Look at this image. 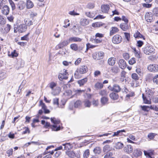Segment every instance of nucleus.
Returning <instances> with one entry per match:
<instances>
[{
    "label": "nucleus",
    "instance_id": "obj_1",
    "mask_svg": "<svg viewBox=\"0 0 158 158\" xmlns=\"http://www.w3.org/2000/svg\"><path fill=\"white\" fill-rule=\"evenodd\" d=\"M51 120L54 125H51L49 122H46L44 125V127L47 128L48 127H50L52 129V130L54 131H57L60 130V127L59 125H58L60 123V120L56 119L55 118H51Z\"/></svg>",
    "mask_w": 158,
    "mask_h": 158
},
{
    "label": "nucleus",
    "instance_id": "obj_2",
    "mask_svg": "<svg viewBox=\"0 0 158 158\" xmlns=\"http://www.w3.org/2000/svg\"><path fill=\"white\" fill-rule=\"evenodd\" d=\"M144 53L146 55H151L155 53V49L152 46L148 45L143 48Z\"/></svg>",
    "mask_w": 158,
    "mask_h": 158
},
{
    "label": "nucleus",
    "instance_id": "obj_3",
    "mask_svg": "<svg viewBox=\"0 0 158 158\" xmlns=\"http://www.w3.org/2000/svg\"><path fill=\"white\" fill-rule=\"evenodd\" d=\"M27 29L26 26L24 24H20L14 27V32L17 33L18 31L22 33L26 31Z\"/></svg>",
    "mask_w": 158,
    "mask_h": 158
},
{
    "label": "nucleus",
    "instance_id": "obj_4",
    "mask_svg": "<svg viewBox=\"0 0 158 158\" xmlns=\"http://www.w3.org/2000/svg\"><path fill=\"white\" fill-rule=\"evenodd\" d=\"M104 52H96L93 54V57L94 59L98 60L102 59L104 56Z\"/></svg>",
    "mask_w": 158,
    "mask_h": 158
},
{
    "label": "nucleus",
    "instance_id": "obj_5",
    "mask_svg": "<svg viewBox=\"0 0 158 158\" xmlns=\"http://www.w3.org/2000/svg\"><path fill=\"white\" fill-rule=\"evenodd\" d=\"M122 41V38L121 36L118 35H114L112 39L113 43L115 44H118Z\"/></svg>",
    "mask_w": 158,
    "mask_h": 158
},
{
    "label": "nucleus",
    "instance_id": "obj_6",
    "mask_svg": "<svg viewBox=\"0 0 158 158\" xmlns=\"http://www.w3.org/2000/svg\"><path fill=\"white\" fill-rule=\"evenodd\" d=\"M108 87L111 91L116 93L120 92L121 89L120 87L118 85L116 84H114L112 87L110 86Z\"/></svg>",
    "mask_w": 158,
    "mask_h": 158
},
{
    "label": "nucleus",
    "instance_id": "obj_7",
    "mask_svg": "<svg viewBox=\"0 0 158 158\" xmlns=\"http://www.w3.org/2000/svg\"><path fill=\"white\" fill-rule=\"evenodd\" d=\"M148 69L152 72H157L158 71V65L156 64H151L148 67Z\"/></svg>",
    "mask_w": 158,
    "mask_h": 158
},
{
    "label": "nucleus",
    "instance_id": "obj_8",
    "mask_svg": "<svg viewBox=\"0 0 158 158\" xmlns=\"http://www.w3.org/2000/svg\"><path fill=\"white\" fill-rule=\"evenodd\" d=\"M146 21L149 22H151L153 20V14L150 12H147L145 16Z\"/></svg>",
    "mask_w": 158,
    "mask_h": 158
},
{
    "label": "nucleus",
    "instance_id": "obj_9",
    "mask_svg": "<svg viewBox=\"0 0 158 158\" xmlns=\"http://www.w3.org/2000/svg\"><path fill=\"white\" fill-rule=\"evenodd\" d=\"M110 8L108 5H102L101 7V10L104 13H107Z\"/></svg>",
    "mask_w": 158,
    "mask_h": 158
},
{
    "label": "nucleus",
    "instance_id": "obj_10",
    "mask_svg": "<svg viewBox=\"0 0 158 158\" xmlns=\"http://www.w3.org/2000/svg\"><path fill=\"white\" fill-rule=\"evenodd\" d=\"M133 149L132 147L130 145H126L124 148V150L125 152L127 154H130L133 151Z\"/></svg>",
    "mask_w": 158,
    "mask_h": 158
},
{
    "label": "nucleus",
    "instance_id": "obj_11",
    "mask_svg": "<svg viewBox=\"0 0 158 158\" xmlns=\"http://www.w3.org/2000/svg\"><path fill=\"white\" fill-rule=\"evenodd\" d=\"M77 69L80 73L83 74L86 73L88 71V68L86 66H82Z\"/></svg>",
    "mask_w": 158,
    "mask_h": 158
},
{
    "label": "nucleus",
    "instance_id": "obj_12",
    "mask_svg": "<svg viewBox=\"0 0 158 158\" xmlns=\"http://www.w3.org/2000/svg\"><path fill=\"white\" fill-rule=\"evenodd\" d=\"M80 23V25L82 26H85L87 25L89 23V20L84 18L81 19Z\"/></svg>",
    "mask_w": 158,
    "mask_h": 158
},
{
    "label": "nucleus",
    "instance_id": "obj_13",
    "mask_svg": "<svg viewBox=\"0 0 158 158\" xmlns=\"http://www.w3.org/2000/svg\"><path fill=\"white\" fill-rule=\"evenodd\" d=\"M69 43L70 42L69 39H68L67 40H64L60 43L59 44H58L57 46L59 48H61L64 46H67Z\"/></svg>",
    "mask_w": 158,
    "mask_h": 158
},
{
    "label": "nucleus",
    "instance_id": "obj_14",
    "mask_svg": "<svg viewBox=\"0 0 158 158\" xmlns=\"http://www.w3.org/2000/svg\"><path fill=\"white\" fill-rule=\"evenodd\" d=\"M118 65L119 67L122 69H124L126 67V63L123 59H120L118 62Z\"/></svg>",
    "mask_w": 158,
    "mask_h": 158
},
{
    "label": "nucleus",
    "instance_id": "obj_15",
    "mask_svg": "<svg viewBox=\"0 0 158 158\" xmlns=\"http://www.w3.org/2000/svg\"><path fill=\"white\" fill-rule=\"evenodd\" d=\"M9 10L10 9L8 6L5 5L3 6L2 11L3 15H7L9 14Z\"/></svg>",
    "mask_w": 158,
    "mask_h": 158
},
{
    "label": "nucleus",
    "instance_id": "obj_16",
    "mask_svg": "<svg viewBox=\"0 0 158 158\" xmlns=\"http://www.w3.org/2000/svg\"><path fill=\"white\" fill-rule=\"evenodd\" d=\"M110 72L114 74H117L120 72V69L117 66H113L111 67Z\"/></svg>",
    "mask_w": 158,
    "mask_h": 158
},
{
    "label": "nucleus",
    "instance_id": "obj_17",
    "mask_svg": "<svg viewBox=\"0 0 158 158\" xmlns=\"http://www.w3.org/2000/svg\"><path fill=\"white\" fill-rule=\"evenodd\" d=\"M51 94L54 96H56L58 95L60 91V89L59 87H56L54 89L52 90Z\"/></svg>",
    "mask_w": 158,
    "mask_h": 158
},
{
    "label": "nucleus",
    "instance_id": "obj_18",
    "mask_svg": "<svg viewBox=\"0 0 158 158\" xmlns=\"http://www.w3.org/2000/svg\"><path fill=\"white\" fill-rule=\"evenodd\" d=\"M116 58L114 57H111L108 60V63L110 66L114 65L115 63Z\"/></svg>",
    "mask_w": 158,
    "mask_h": 158
},
{
    "label": "nucleus",
    "instance_id": "obj_19",
    "mask_svg": "<svg viewBox=\"0 0 158 158\" xmlns=\"http://www.w3.org/2000/svg\"><path fill=\"white\" fill-rule=\"evenodd\" d=\"M126 72L124 71H122L120 74V80L122 82H123L125 81H126Z\"/></svg>",
    "mask_w": 158,
    "mask_h": 158
},
{
    "label": "nucleus",
    "instance_id": "obj_20",
    "mask_svg": "<svg viewBox=\"0 0 158 158\" xmlns=\"http://www.w3.org/2000/svg\"><path fill=\"white\" fill-rule=\"evenodd\" d=\"M69 41L70 42H80L81 41L82 39L76 37H71L69 38Z\"/></svg>",
    "mask_w": 158,
    "mask_h": 158
},
{
    "label": "nucleus",
    "instance_id": "obj_21",
    "mask_svg": "<svg viewBox=\"0 0 158 158\" xmlns=\"http://www.w3.org/2000/svg\"><path fill=\"white\" fill-rule=\"evenodd\" d=\"M108 99L106 97H103L101 98V102L102 105L107 104L108 103Z\"/></svg>",
    "mask_w": 158,
    "mask_h": 158
},
{
    "label": "nucleus",
    "instance_id": "obj_22",
    "mask_svg": "<svg viewBox=\"0 0 158 158\" xmlns=\"http://www.w3.org/2000/svg\"><path fill=\"white\" fill-rule=\"evenodd\" d=\"M32 19H30L26 18L24 19L25 25L27 26H30L33 24V21Z\"/></svg>",
    "mask_w": 158,
    "mask_h": 158
},
{
    "label": "nucleus",
    "instance_id": "obj_23",
    "mask_svg": "<svg viewBox=\"0 0 158 158\" xmlns=\"http://www.w3.org/2000/svg\"><path fill=\"white\" fill-rule=\"evenodd\" d=\"M88 79L87 78H83L81 80H78L77 83L80 86H83L87 81Z\"/></svg>",
    "mask_w": 158,
    "mask_h": 158
},
{
    "label": "nucleus",
    "instance_id": "obj_24",
    "mask_svg": "<svg viewBox=\"0 0 158 158\" xmlns=\"http://www.w3.org/2000/svg\"><path fill=\"white\" fill-rule=\"evenodd\" d=\"M142 154V152L139 149H135L134 150L133 155L135 157L140 156Z\"/></svg>",
    "mask_w": 158,
    "mask_h": 158
},
{
    "label": "nucleus",
    "instance_id": "obj_25",
    "mask_svg": "<svg viewBox=\"0 0 158 158\" xmlns=\"http://www.w3.org/2000/svg\"><path fill=\"white\" fill-rule=\"evenodd\" d=\"M153 90L148 88L146 89L145 92L146 95L148 96V97H149V96L152 95L154 92Z\"/></svg>",
    "mask_w": 158,
    "mask_h": 158
},
{
    "label": "nucleus",
    "instance_id": "obj_26",
    "mask_svg": "<svg viewBox=\"0 0 158 158\" xmlns=\"http://www.w3.org/2000/svg\"><path fill=\"white\" fill-rule=\"evenodd\" d=\"M110 97L112 99L115 100L118 99V96L117 94L114 93H112L110 94Z\"/></svg>",
    "mask_w": 158,
    "mask_h": 158
},
{
    "label": "nucleus",
    "instance_id": "obj_27",
    "mask_svg": "<svg viewBox=\"0 0 158 158\" xmlns=\"http://www.w3.org/2000/svg\"><path fill=\"white\" fill-rule=\"evenodd\" d=\"M65 153L67 155L71 158H73L75 156V153L72 151H67Z\"/></svg>",
    "mask_w": 158,
    "mask_h": 158
},
{
    "label": "nucleus",
    "instance_id": "obj_28",
    "mask_svg": "<svg viewBox=\"0 0 158 158\" xmlns=\"http://www.w3.org/2000/svg\"><path fill=\"white\" fill-rule=\"evenodd\" d=\"M118 29L115 27H112L111 28V30L110 31V36L113 35L115 33L118 32Z\"/></svg>",
    "mask_w": 158,
    "mask_h": 158
},
{
    "label": "nucleus",
    "instance_id": "obj_29",
    "mask_svg": "<svg viewBox=\"0 0 158 158\" xmlns=\"http://www.w3.org/2000/svg\"><path fill=\"white\" fill-rule=\"evenodd\" d=\"M134 36L135 38L139 39L143 38L144 40L145 39L143 37V35L138 31L136 32L134 34Z\"/></svg>",
    "mask_w": 158,
    "mask_h": 158
},
{
    "label": "nucleus",
    "instance_id": "obj_30",
    "mask_svg": "<svg viewBox=\"0 0 158 158\" xmlns=\"http://www.w3.org/2000/svg\"><path fill=\"white\" fill-rule=\"evenodd\" d=\"M62 145L64 146V150H69L72 148L71 144L70 143L63 144Z\"/></svg>",
    "mask_w": 158,
    "mask_h": 158
},
{
    "label": "nucleus",
    "instance_id": "obj_31",
    "mask_svg": "<svg viewBox=\"0 0 158 158\" xmlns=\"http://www.w3.org/2000/svg\"><path fill=\"white\" fill-rule=\"evenodd\" d=\"M26 6L27 8L30 9L33 7L34 4L30 0H28L27 1Z\"/></svg>",
    "mask_w": 158,
    "mask_h": 158
},
{
    "label": "nucleus",
    "instance_id": "obj_32",
    "mask_svg": "<svg viewBox=\"0 0 158 158\" xmlns=\"http://www.w3.org/2000/svg\"><path fill=\"white\" fill-rule=\"evenodd\" d=\"M84 105L85 107H89L91 105V102L88 99H85L83 102Z\"/></svg>",
    "mask_w": 158,
    "mask_h": 158
},
{
    "label": "nucleus",
    "instance_id": "obj_33",
    "mask_svg": "<svg viewBox=\"0 0 158 158\" xmlns=\"http://www.w3.org/2000/svg\"><path fill=\"white\" fill-rule=\"evenodd\" d=\"M103 85L101 83L97 82L94 85V87L97 89H101L103 87Z\"/></svg>",
    "mask_w": 158,
    "mask_h": 158
},
{
    "label": "nucleus",
    "instance_id": "obj_34",
    "mask_svg": "<svg viewBox=\"0 0 158 158\" xmlns=\"http://www.w3.org/2000/svg\"><path fill=\"white\" fill-rule=\"evenodd\" d=\"M93 152L95 154H99L101 152V149L99 147H96L94 149Z\"/></svg>",
    "mask_w": 158,
    "mask_h": 158
},
{
    "label": "nucleus",
    "instance_id": "obj_35",
    "mask_svg": "<svg viewBox=\"0 0 158 158\" xmlns=\"http://www.w3.org/2000/svg\"><path fill=\"white\" fill-rule=\"evenodd\" d=\"M99 94L103 97H106L108 94V92L106 90H101L99 93Z\"/></svg>",
    "mask_w": 158,
    "mask_h": 158
},
{
    "label": "nucleus",
    "instance_id": "obj_36",
    "mask_svg": "<svg viewBox=\"0 0 158 158\" xmlns=\"http://www.w3.org/2000/svg\"><path fill=\"white\" fill-rule=\"evenodd\" d=\"M90 155L89 149L86 150L84 152L83 155V158H88Z\"/></svg>",
    "mask_w": 158,
    "mask_h": 158
},
{
    "label": "nucleus",
    "instance_id": "obj_37",
    "mask_svg": "<svg viewBox=\"0 0 158 158\" xmlns=\"http://www.w3.org/2000/svg\"><path fill=\"white\" fill-rule=\"evenodd\" d=\"M70 47L71 49L75 51H77L78 49V46L75 44H71Z\"/></svg>",
    "mask_w": 158,
    "mask_h": 158
},
{
    "label": "nucleus",
    "instance_id": "obj_38",
    "mask_svg": "<svg viewBox=\"0 0 158 158\" xmlns=\"http://www.w3.org/2000/svg\"><path fill=\"white\" fill-rule=\"evenodd\" d=\"M123 146V144L120 142L117 143L115 145V148L117 149H120Z\"/></svg>",
    "mask_w": 158,
    "mask_h": 158
},
{
    "label": "nucleus",
    "instance_id": "obj_39",
    "mask_svg": "<svg viewBox=\"0 0 158 158\" xmlns=\"http://www.w3.org/2000/svg\"><path fill=\"white\" fill-rule=\"evenodd\" d=\"M142 98L143 99L144 103L147 104H150L151 103V101L148 100L146 98V97L144 96V94H142Z\"/></svg>",
    "mask_w": 158,
    "mask_h": 158
},
{
    "label": "nucleus",
    "instance_id": "obj_40",
    "mask_svg": "<svg viewBox=\"0 0 158 158\" xmlns=\"http://www.w3.org/2000/svg\"><path fill=\"white\" fill-rule=\"evenodd\" d=\"M111 148L109 145H106L103 148V151L104 152H108L110 151Z\"/></svg>",
    "mask_w": 158,
    "mask_h": 158
},
{
    "label": "nucleus",
    "instance_id": "obj_41",
    "mask_svg": "<svg viewBox=\"0 0 158 158\" xmlns=\"http://www.w3.org/2000/svg\"><path fill=\"white\" fill-rule=\"evenodd\" d=\"M81 105V101L78 100L75 103L74 106L75 108H78Z\"/></svg>",
    "mask_w": 158,
    "mask_h": 158
},
{
    "label": "nucleus",
    "instance_id": "obj_42",
    "mask_svg": "<svg viewBox=\"0 0 158 158\" xmlns=\"http://www.w3.org/2000/svg\"><path fill=\"white\" fill-rule=\"evenodd\" d=\"M8 55L12 57H14L17 56H18V54L16 52V50H14L13 52H11L10 54H9Z\"/></svg>",
    "mask_w": 158,
    "mask_h": 158
},
{
    "label": "nucleus",
    "instance_id": "obj_43",
    "mask_svg": "<svg viewBox=\"0 0 158 158\" xmlns=\"http://www.w3.org/2000/svg\"><path fill=\"white\" fill-rule=\"evenodd\" d=\"M58 78L60 81H62L63 79H67L68 77L64 76V74H60L58 76Z\"/></svg>",
    "mask_w": 158,
    "mask_h": 158
},
{
    "label": "nucleus",
    "instance_id": "obj_44",
    "mask_svg": "<svg viewBox=\"0 0 158 158\" xmlns=\"http://www.w3.org/2000/svg\"><path fill=\"white\" fill-rule=\"evenodd\" d=\"M156 135L154 133H150L148 135V137L150 140L153 139Z\"/></svg>",
    "mask_w": 158,
    "mask_h": 158
},
{
    "label": "nucleus",
    "instance_id": "obj_45",
    "mask_svg": "<svg viewBox=\"0 0 158 158\" xmlns=\"http://www.w3.org/2000/svg\"><path fill=\"white\" fill-rule=\"evenodd\" d=\"M126 24H121L120 25V26L121 29L123 31H126L127 29V27L126 26Z\"/></svg>",
    "mask_w": 158,
    "mask_h": 158
},
{
    "label": "nucleus",
    "instance_id": "obj_46",
    "mask_svg": "<svg viewBox=\"0 0 158 158\" xmlns=\"http://www.w3.org/2000/svg\"><path fill=\"white\" fill-rule=\"evenodd\" d=\"M113 153L111 152H106V154L104 156V158H109L112 156Z\"/></svg>",
    "mask_w": 158,
    "mask_h": 158
},
{
    "label": "nucleus",
    "instance_id": "obj_47",
    "mask_svg": "<svg viewBox=\"0 0 158 158\" xmlns=\"http://www.w3.org/2000/svg\"><path fill=\"white\" fill-rule=\"evenodd\" d=\"M102 40L101 39V38H95L94 40V43L96 44H99L100 43L102 42Z\"/></svg>",
    "mask_w": 158,
    "mask_h": 158
},
{
    "label": "nucleus",
    "instance_id": "obj_48",
    "mask_svg": "<svg viewBox=\"0 0 158 158\" xmlns=\"http://www.w3.org/2000/svg\"><path fill=\"white\" fill-rule=\"evenodd\" d=\"M152 12L154 15L158 17V7L154 8Z\"/></svg>",
    "mask_w": 158,
    "mask_h": 158
},
{
    "label": "nucleus",
    "instance_id": "obj_49",
    "mask_svg": "<svg viewBox=\"0 0 158 158\" xmlns=\"http://www.w3.org/2000/svg\"><path fill=\"white\" fill-rule=\"evenodd\" d=\"M80 28L81 27H78V31H76V30L77 29L76 26L74 25L73 26L72 29L73 31L76 32V33H80L81 32V31L80 30Z\"/></svg>",
    "mask_w": 158,
    "mask_h": 158
},
{
    "label": "nucleus",
    "instance_id": "obj_50",
    "mask_svg": "<svg viewBox=\"0 0 158 158\" xmlns=\"http://www.w3.org/2000/svg\"><path fill=\"white\" fill-rule=\"evenodd\" d=\"M6 77V74L4 72H0V81Z\"/></svg>",
    "mask_w": 158,
    "mask_h": 158
},
{
    "label": "nucleus",
    "instance_id": "obj_51",
    "mask_svg": "<svg viewBox=\"0 0 158 158\" xmlns=\"http://www.w3.org/2000/svg\"><path fill=\"white\" fill-rule=\"evenodd\" d=\"M10 25L9 24H7L5 28V32L6 33L8 32L10 29Z\"/></svg>",
    "mask_w": 158,
    "mask_h": 158
},
{
    "label": "nucleus",
    "instance_id": "obj_52",
    "mask_svg": "<svg viewBox=\"0 0 158 158\" xmlns=\"http://www.w3.org/2000/svg\"><path fill=\"white\" fill-rule=\"evenodd\" d=\"M53 104L54 105L58 106L59 105V98H56L53 99Z\"/></svg>",
    "mask_w": 158,
    "mask_h": 158
},
{
    "label": "nucleus",
    "instance_id": "obj_53",
    "mask_svg": "<svg viewBox=\"0 0 158 158\" xmlns=\"http://www.w3.org/2000/svg\"><path fill=\"white\" fill-rule=\"evenodd\" d=\"M5 23V21L3 16L0 15V24L3 25Z\"/></svg>",
    "mask_w": 158,
    "mask_h": 158
},
{
    "label": "nucleus",
    "instance_id": "obj_54",
    "mask_svg": "<svg viewBox=\"0 0 158 158\" xmlns=\"http://www.w3.org/2000/svg\"><path fill=\"white\" fill-rule=\"evenodd\" d=\"M136 62V60L134 58H131L129 61V63L130 64L132 65Z\"/></svg>",
    "mask_w": 158,
    "mask_h": 158
},
{
    "label": "nucleus",
    "instance_id": "obj_55",
    "mask_svg": "<svg viewBox=\"0 0 158 158\" xmlns=\"http://www.w3.org/2000/svg\"><path fill=\"white\" fill-rule=\"evenodd\" d=\"M37 13L36 12H31L30 14V18H31L32 20H33V18L34 17L37 15Z\"/></svg>",
    "mask_w": 158,
    "mask_h": 158
},
{
    "label": "nucleus",
    "instance_id": "obj_56",
    "mask_svg": "<svg viewBox=\"0 0 158 158\" xmlns=\"http://www.w3.org/2000/svg\"><path fill=\"white\" fill-rule=\"evenodd\" d=\"M134 51L135 57L138 59L140 58V56L139 53L137 51L135 48L134 49Z\"/></svg>",
    "mask_w": 158,
    "mask_h": 158
},
{
    "label": "nucleus",
    "instance_id": "obj_57",
    "mask_svg": "<svg viewBox=\"0 0 158 158\" xmlns=\"http://www.w3.org/2000/svg\"><path fill=\"white\" fill-rule=\"evenodd\" d=\"M141 107L143 110L146 111H149V110L148 109L149 108V107L148 106H141Z\"/></svg>",
    "mask_w": 158,
    "mask_h": 158
},
{
    "label": "nucleus",
    "instance_id": "obj_58",
    "mask_svg": "<svg viewBox=\"0 0 158 158\" xmlns=\"http://www.w3.org/2000/svg\"><path fill=\"white\" fill-rule=\"evenodd\" d=\"M94 5L93 3H89L87 6V8L91 9L94 8Z\"/></svg>",
    "mask_w": 158,
    "mask_h": 158
},
{
    "label": "nucleus",
    "instance_id": "obj_59",
    "mask_svg": "<svg viewBox=\"0 0 158 158\" xmlns=\"http://www.w3.org/2000/svg\"><path fill=\"white\" fill-rule=\"evenodd\" d=\"M13 150L12 148L6 151V153L8 155V156H10L13 154Z\"/></svg>",
    "mask_w": 158,
    "mask_h": 158
},
{
    "label": "nucleus",
    "instance_id": "obj_60",
    "mask_svg": "<svg viewBox=\"0 0 158 158\" xmlns=\"http://www.w3.org/2000/svg\"><path fill=\"white\" fill-rule=\"evenodd\" d=\"M101 74V73L100 71L99 70L95 71L94 73V75L95 77L100 75Z\"/></svg>",
    "mask_w": 158,
    "mask_h": 158
},
{
    "label": "nucleus",
    "instance_id": "obj_61",
    "mask_svg": "<svg viewBox=\"0 0 158 158\" xmlns=\"http://www.w3.org/2000/svg\"><path fill=\"white\" fill-rule=\"evenodd\" d=\"M95 37L96 38L98 37L99 38H101L104 37V35L101 33H97L96 34Z\"/></svg>",
    "mask_w": 158,
    "mask_h": 158
},
{
    "label": "nucleus",
    "instance_id": "obj_62",
    "mask_svg": "<svg viewBox=\"0 0 158 158\" xmlns=\"http://www.w3.org/2000/svg\"><path fill=\"white\" fill-rule=\"evenodd\" d=\"M153 81L156 84H158V75H156L154 77Z\"/></svg>",
    "mask_w": 158,
    "mask_h": 158
},
{
    "label": "nucleus",
    "instance_id": "obj_63",
    "mask_svg": "<svg viewBox=\"0 0 158 158\" xmlns=\"http://www.w3.org/2000/svg\"><path fill=\"white\" fill-rule=\"evenodd\" d=\"M56 84L54 82L51 83L49 84V87L52 90L53 89V88L56 86Z\"/></svg>",
    "mask_w": 158,
    "mask_h": 158
},
{
    "label": "nucleus",
    "instance_id": "obj_64",
    "mask_svg": "<svg viewBox=\"0 0 158 158\" xmlns=\"http://www.w3.org/2000/svg\"><path fill=\"white\" fill-rule=\"evenodd\" d=\"M132 77L133 79L135 80H138L139 79V77L137 76V74L135 73H133L132 74Z\"/></svg>",
    "mask_w": 158,
    "mask_h": 158
}]
</instances>
